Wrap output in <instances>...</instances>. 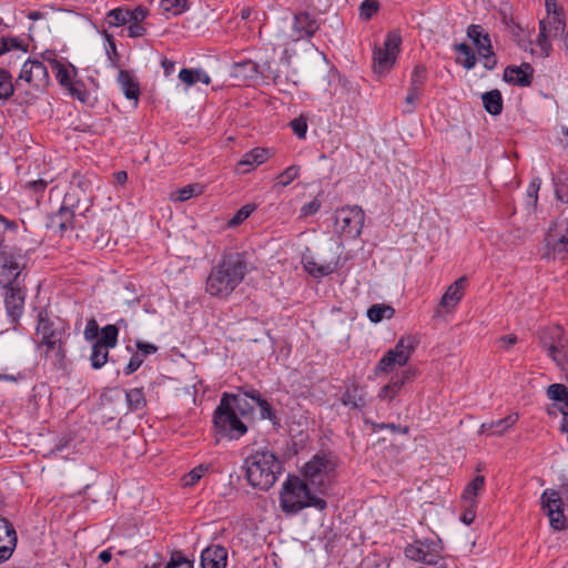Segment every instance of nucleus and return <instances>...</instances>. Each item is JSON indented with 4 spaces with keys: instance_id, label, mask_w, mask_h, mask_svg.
Instances as JSON below:
<instances>
[{
    "instance_id": "a19ab883",
    "label": "nucleus",
    "mask_w": 568,
    "mask_h": 568,
    "mask_svg": "<svg viewBox=\"0 0 568 568\" xmlns=\"http://www.w3.org/2000/svg\"><path fill=\"white\" fill-rule=\"evenodd\" d=\"M203 192V186L200 184H189L183 186L170 195L172 201L184 202L194 196L200 195Z\"/></svg>"
},
{
    "instance_id": "13d9d810",
    "label": "nucleus",
    "mask_w": 568,
    "mask_h": 568,
    "mask_svg": "<svg viewBox=\"0 0 568 568\" xmlns=\"http://www.w3.org/2000/svg\"><path fill=\"white\" fill-rule=\"evenodd\" d=\"M377 10L378 4L375 0H365L359 7V14L365 20H368L377 12Z\"/></svg>"
},
{
    "instance_id": "a18cd8bd",
    "label": "nucleus",
    "mask_w": 568,
    "mask_h": 568,
    "mask_svg": "<svg viewBox=\"0 0 568 568\" xmlns=\"http://www.w3.org/2000/svg\"><path fill=\"white\" fill-rule=\"evenodd\" d=\"M547 395L550 399L564 402L561 408L568 409V387L562 384H551L547 389Z\"/></svg>"
},
{
    "instance_id": "58836bf2",
    "label": "nucleus",
    "mask_w": 568,
    "mask_h": 568,
    "mask_svg": "<svg viewBox=\"0 0 568 568\" xmlns=\"http://www.w3.org/2000/svg\"><path fill=\"white\" fill-rule=\"evenodd\" d=\"M395 310L386 304H373L367 310V317L373 323H379L383 320H389L394 316Z\"/></svg>"
},
{
    "instance_id": "603ef678",
    "label": "nucleus",
    "mask_w": 568,
    "mask_h": 568,
    "mask_svg": "<svg viewBox=\"0 0 568 568\" xmlns=\"http://www.w3.org/2000/svg\"><path fill=\"white\" fill-rule=\"evenodd\" d=\"M182 565H185L187 568H194V561L185 558L181 551H174L164 568H178Z\"/></svg>"
},
{
    "instance_id": "dca6fc26",
    "label": "nucleus",
    "mask_w": 568,
    "mask_h": 568,
    "mask_svg": "<svg viewBox=\"0 0 568 568\" xmlns=\"http://www.w3.org/2000/svg\"><path fill=\"white\" fill-rule=\"evenodd\" d=\"M320 24L308 12H298L294 16L291 32L287 40L297 42L304 39H311L318 30Z\"/></svg>"
},
{
    "instance_id": "c85d7f7f",
    "label": "nucleus",
    "mask_w": 568,
    "mask_h": 568,
    "mask_svg": "<svg viewBox=\"0 0 568 568\" xmlns=\"http://www.w3.org/2000/svg\"><path fill=\"white\" fill-rule=\"evenodd\" d=\"M179 79L186 88H190L199 82L209 85L211 83L210 75L202 69L183 68L179 72Z\"/></svg>"
},
{
    "instance_id": "de8ad7c7",
    "label": "nucleus",
    "mask_w": 568,
    "mask_h": 568,
    "mask_svg": "<svg viewBox=\"0 0 568 568\" xmlns=\"http://www.w3.org/2000/svg\"><path fill=\"white\" fill-rule=\"evenodd\" d=\"M14 88L16 84L12 83L10 73L0 69V100H8L12 95Z\"/></svg>"
},
{
    "instance_id": "37998d69",
    "label": "nucleus",
    "mask_w": 568,
    "mask_h": 568,
    "mask_svg": "<svg viewBox=\"0 0 568 568\" xmlns=\"http://www.w3.org/2000/svg\"><path fill=\"white\" fill-rule=\"evenodd\" d=\"M485 486V477L476 476L465 488L463 498L474 505V498L483 490Z\"/></svg>"
},
{
    "instance_id": "cd10ccee",
    "label": "nucleus",
    "mask_w": 568,
    "mask_h": 568,
    "mask_svg": "<svg viewBox=\"0 0 568 568\" xmlns=\"http://www.w3.org/2000/svg\"><path fill=\"white\" fill-rule=\"evenodd\" d=\"M518 420L517 414H510L505 418L485 423L481 425V432L487 435H497L500 436L506 433L515 423Z\"/></svg>"
},
{
    "instance_id": "e2e57ef3",
    "label": "nucleus",
    "mask_w": 568,
    "mask_h": 568,
    "mask_svg": "<svg viewBox=\"0 0 568 568\" xmlns=\"http://www.w3.org/2000/svg\"><path fill=\"white\" fill-rule=\"evenodd\" d=\"M320 209H321V202L317 199H314L313 201H311L307 204L302 206L301 215L303 217L311 216V215L315 214Z\"/></svg>"
},
{
    "instance_id": "2eb2a0df",
    "label": "nucleus",
    "mask_w": 568,
    "mask_h": 568,
    "mask_svg": "<svg viewBox=\"0 0 568 568\" xmlns=\"http://www.w3.org/2000/svg\"><path fill=\"white\" fill-rule=\"evenodd\" d=\"M24 265L20 256L12 253L0 252V286L17 285L18 277Z\"/></svg>"
},
{
    "instance_id": "6e6552de",
    "label": "nucleus",
    "mask_w": 568,
    "mask_h": 568,
    "mask_svg": "<svg viewBox=\"0 0 568 568\" xmlns=\"http://www.w3.org/2000/svg\"><path fill=\"white\" fill-rule=\"evenodd\" d=\"M540 505L547 517L551 528L562 531L568 528V520L564 515L565 504L564 497L558 490L547 488L540 496Z\"/></svg>"
},
{
    "instance_id": "4be33fe9",
    "label": "nucleus",
    "mask_w": 568,
    "mask_h": 568,
    "mask_svg": "<svg viewBox=\"0 0 568 568\" xmlns=\"http://www.w3.org/2000/svg\"><path fill=\"white\" fill-rule=\"evenodd\" d=\"M258 395L256 390L246 392L244 394L232 395L224 393L222 397H227V403L240 415V417L250 416L255 409L253 397Z\"/></svg>"
},
{
    "instance_id": "69168bd1",
    "label": "nucleus",
    "mask_w": 568,
    "mask_h": 568,
    "mask_svg": "<svg viewBox=\"0 0 568 568\" xmlns=\"http://www.w3.org/2000/svg\"><path fill=\"white\" fill-rule=\"evenodd\" d=\"M128 33L131 38L143 37L145 28L140 22H129Z\"/></svg>"
},
{
    "instance_id": "f03ea898",
    "label": "nucleus",
    "mask_w": 568,
    "mask_h": 568,
    "mask_svg": "<svg viewBox=\"0 0 568 568\" xmlns=\"http://www.w3.org/2000/svg\"><path fill=\"white\" fill-rule=\"evenodd\" d=\"M326 506V501L301 477L288 476L282 484L280 507L285 514L294 515L307 507L324 510Z\"/></svg>"
},
{
    "instance_id": "72a5a7b5",
    "label": "nucleus",
    "mask_w": 568,
    "mask_h": 568,
    "mask_svg": "<svg viewBox=\"0 0 568 568\" xmlns=\"http://www.w3.org/2000/svg\"><path fill=\"white\" fill-rule=\"evenodd\" d=\"M549 24L546 20L539 22V34L536 40L538 47V54L540 57H548L551 52V44L549 39L554 37V30L549 31Z\"/></svg>"
},
{
    "instance_id": "412c9836",
    "label": "nucleus",
    "mask_w": 568,
    "mask_h": 568,
    "mask_svg": "<svg viewBox=\"0 0 568 568\" xmlns=\"http://www.w3.org/2000/svg\"><path fill=\"white\" fill-rule=\"evenodd\" d=\"M201 568H226L227 549L221 545H211L201 552Z\"/></svg>"
},
{
    "instance_id": "ddd939ff",
    "label": "nucleus",
    "mask_w": 568,
    "mask_h": 568,
    "mask_svg": "<svg viewBox=\"0 0 568 568\" xmlns=\"http://www.w3.org/2000/svg\"><path fill=\"white\" fill-rule=\"evenodd\" d=\"M542 346L558 366L568 363V334L561 327L550 328L549 335L542 341Z\"/></svg>"
},
{
    "instance_id": "7ed1b4c3",
    "label": "nucleus",
    "mask_w": 568,
    "mask_h": 568,
    "mask_svg": "<svg viewBox=\"0 0 568 568\" xmlns=\"http://www.w3.org/2000/svg\"><path fill=\"white\" fill-rule=\"evenodd\" d=\"M245 476L255 488L267 490L277 480L283 465L276 454L268 448H258L244 460Z\"/></svg>"
},
{
    "instance_id": "338daca9",
    "label": "nucleus",
    "mask_w": 568,
    "mask_h": 568,
    "mask_svg": "<svg viewBox=\"0 0 568 568\" xmlns=\"http://www.w3.org/2000/svg\"><path fill=\"white\" fill-rule=\"evenodd\" d=\"M419 94H420V90L418 89H413L409 87V90H408V93L406 95V104H408L410 108L407 110L408 112H410L414 106H415V103L418 101L419 99Z\"/></svg>"
},
{
    "instance_id": "c9c22d12",
    "label": "nucleus",
    "mask_w": 568,
    "mask_h": 568,
    "mask_svg": "<svg viewBox=\"0 0 568 568\" xmlns=\"http://www.w3.org/2000/svg\"><path fill=\"white\" fill-rule=\"evenodd\" d=\"M485 110L493 114L498 115L503 110V99L498 90L486 92L481 97Z\"/></svg>"
},
{
    "instance_id": "b1692460",
    "label": "nucleus",
    "mask_w": 568,
    "mask_h": 568,
    "mask_svg": "<svg viewBox=\"0 0 568 568\" xmlns=\"http://www.w3.org/2000/svg\"><path fill=\"white\" fill-rule=\"evenodd\" d=\"M504 79L508 83L527 87L532 79V68L528 63H523L519 67H508L505 69Z\"/></svg>"
},
{
    "instance_id": "39448f33",
    "label": "nucleus",
    "mask_w": 568,
    "mask_h": 568,
    "mask_svg": "<svg viewBox=\"0 0 568 568\" xmlns=\"http://www.w3.org/2000/svg\"><path fill=\"white\" fill-rule=\"evenodd\" d=\"M335 463L329 455H315L307 462L302 470L303 480L317 493H324L331 484Z\"/></svg>"
},
{
    "instance_id": "c03bdc74",
    "label": "nucleus",
    "mask_w": 568,
    "mask_h": 568,
    "mask_svg": "<svg viewBox=\"0 0 568 568\" xmlns=\"http://www.w3.org/2000/svg\"><path fill=\"white\" fill-rule=\"evenodd\" d=\"M300 175V166L291 165L286 168L281 174H278L275 179L274 189L276 187H285L290 185L295 179Z\"/></svg>"
},
{
    "instance_id": "f704fd0d",
    "label": "nucleus",
    "mask_w": 568,
    "mask_h": 568,
    "mask_svg": "<svg viewBox=\"0 0 568 568\" xmlns=\"http://www.w3.org/2000/svg\"><path fill=\"white\" fill-rule=\"evenodd\" d=\"M124 324V320H120L116 325H106L101 328V336L95 342L106 348H113L118 343L119 328L118 325Z\"/></svg>"
},
{
    "instance_id": "4468645a",
    "label": "nucleus",
    "mask_w": 568,
    "mask_h": 568,
    "mask_svg": "<svg viewBox=\"0 0 568 568\" xmlns=\"http://www.w3.org/2000/svg\"><path fill=\"white\" fill-rule=\"evenodd\" d=\"M467 36L475 44L479 57L484 60V67L488 70L494 69L497 61L488 33L480 26L470 24L467 29Z\"/></svg>"
},
{
    "instance_id": "79ce46f5",
    "label": "nucleus",
    "mask_w": 568,
    "mask_h": 568,
    "mask_svg": "<svg viewBox=\"0 0 568 568\" xmlns=\"http://www.w3.org/2000/svg\"><path fill=\"white\" fill-rule=\"evenodd\" d=\"M128 9L115 8L110 10L105 16V21L110 27H121L130 22Z\"/></svg>"
},
{
    "instance_id": "052dcab7",
    "label": "nucleus",
    "mask_w": 568,
    "mask_h": 568,
    "mask_svg": "<svg viewBox=\"0 0 568 568\" xmlns=\"http://www.w3.org/2000/svg\"><path fill=\"white\" fill-rule=\"evenodd\" d=\"M11 49H22L23 51H26L22 41L19 38H3L0 48V54Z\"/></svg>"
},
{
    "instance_id": "bb28decb",
    "label": "nucleus",
    "mask_w": 568,
    "mask_h": 568,
    "mask_svg": "<svg viewBox=\"0 0 568 568\" xmlns=\"http://www.w3.org/2000/svg\"><path fill=\"white\" fill-rule=\"evenodd\" d=\"M342 403L354 409H362L367 405L366 393L358 385H352L343 394Z\"/></svg>"
},
{
    "instance_id": "3c124183",
    "label": "nucleus",
    "mask_w": 568,
    "mask_h": 568,
    "mask_svg": "<svg viewBox=\"0 0 568 568\" xmlns=\"http://www.w3.org/2000/svg\"><path fill=\"white\" fill-rule=\"evenodd\" d=\"M255 210V205L247 204L241 207L235 215L230 220L229 225L230 226H237L242 222H244Z\"/></svg>"
},
{
    "instance_id": "4d7b16f0",
    "label": "nucleus",
    "mask_w": 568,
    "mask_h": 568,
    "mask_svg": "<svg viewBox=\"0 0 568 568\" xmlns=\"http://www.w3.org/2000/svg\"><path fill=\"white\" fill-rule=\"evenodd\" d=\"M556 199L562 203H568V184L561 178L554 179Z\"/></svg>"
},
{
    "instance_id": "bf43d9fd",
    "label": "nucleus",
    "mask_w": 568,
    "mask_h": 568,
    "mask_svg": "<svg viewBox=\"0 0 568 568\" xmlns=\"http://www.w3.org/2000/svg\"><path fill=\"white\" fill-rule=\"evenodd\" d=\"M290 126L292 128L293 132L297 135L300 139H304L307 132V122L306 119L303 116L293 119L290 122Z\"/></svg>"
},
{
    "instance_id": "8fccbe9b",
    "label": "nucleus",
    "mask_w": 568,
    "mask_h": 568,
    "mask_svg": "<svg viewBox=\"0 0 568 568\" xmlns=\"http://www.w3.org/2000/svg\"><path fill=\"white\" fill-rule=\"evenodd\" d=\"M426 79V68L418 64L414 68L410 78V88L422 90Z\"/></svg>"
},
{
    "instance_id": "6e6d98bb",
    "label": "nucleus",
    "mask_w": 568,
    "mask_h": 568,
    "mask_svg": "<svg viewBox=\"0 0 568 568\" xmlns=\"http://www.w3.org/2000/svg\"><path fill=\"white\" fill-rule=\"evenodd\" d=\"M253 400L255 402V408L260 409V417L262 419H272L273 410L271 405L260 394L255 395Z\"/></svg>"
},
{
    "instance_id": "f3484780",
    "label": "nucleus",
    "mask_w": 568,
    "mask_h": 568,
    "mask_svg": "<svg viewBox=\"0 0 568 568\" xmlns=\"http://www.w3.org/2000/svg\"><path fill=\"white\" fill-rule=\"evenodd\" d=\"M44 61H48L51 65L52 71L55 72V77L59 81V83L69 89L71 94L82 102L85 101L84 92H82L74 83H73V75L75 73L74 68L69 64L65 65L64 63L57 61L54 59H50L45 54L42 55Z\"/></svg>"
},
{
    "instance_id": "1a4fd4ad",
    "label": "nucleus",
    "mask_w": 568,
    "mask_h": 568,
    "mask_svg": "<svg viewBox=\"0 0 568 568\" xmlns=\"http://www.w3.org/2000/svg\"><path fill=\"white\" fill-rule=\"evenodd\" d=\"M400 43L402 39L398 33L389 32L386 36L383 47L374 50L373 70L375 73L383 74L394 67Z\"/></svg>"
},
{
    "instance_id": "f8f14e48",
    "label": "nucleus",
    "mask_w": 568,
    "mask_h": 568,
    "mask_svg": "<svg viewBox=\"0 0 568 568\" xmlns=\"http://www.w3.org/2000/svg\"><path fill=\"white\" fill-rule=\"evenodd\" d=\"M414 351V346L410 339L400 338L396 346L381 358L375 372L376 374L384 373L388 374L396 367L406 365Z\"/></svg>"
},
{
    "instance_id": "6ab92c4d",
    "label": "nucleus",
    "mask_w": 568,
    "mask_h": 568,
    "mask_svg": "<svg viewBox=\"0 0 568 568\" xmlns=\"http://www.w3.org/2000/svg\"><path fill=\"white\" fill-rule=\"evenodd\" d=\"M302 264L305 271L313 277H324L333 274L339 264V258L335 257L328 262L317 263L310 248H306L302 255Z\"/></svg>"
},
{
    "instance_id": "774afa93",
    "label": "nucleus",
    "mask_w": 568,
    "mask_h": 568,
    "mask_svg": "<svg viewBox=\"0 0 568 568\" xmlns=\"http://www.w3.org/2000/svg\"><path fill=\"white\" fill-rule=\"evenodd\" d=\"M554 37H559L560 48L568 52V32L565 31V27L560 31H554Z\"/></svg>"
},
{
    "instance_id": "4c0bfd02",
    "label": "nucleus",
    "mask_w": 568,
    "mask_h": 568,
    "mask_svg": "<svg viewBox=\"0 0 568 568\" xmlns=\"http://www.w3.org/2000/svg\"><path fill=\"white\" fill-rule=\"evenodd\" d=\"M257 73V64L250 60L235 63L233 67V75L244 81L256 78Z\"/></svg>"
},
{
    "instance_id": "7c9ffc66",
    "label": "nucleus",
    "mask_w": 568,
    "mask_h": 568,
    "mask_svg": "<svg viewBox=\"0 0 568 568\" xmlns=\"http://www.w3.org/2000/svg\"><path fill=\"white\" fill-rule=\"evenodd\" d=\"M545 7L547 11V18L549 31H560L564 28V20L561 18V7L557 3V0H545Z\"/></svg>"
},
{
    "instance_id": "423d86ee",
    "label": "nucleus",
    "mask_w": 568,
    "mask_h": 568,
    "mask_svg": "<svg viewBox=\"0 0 568 568\" xmlns=\"http://www.w3.org/2000/svg\"><path fill=\"white\" fill-rule=\"evenodd\" d=\"M213 423L216 433L229 439H239L247 432L240 415L229 405L227 397H221L214 412Z\"/></svg>"
},
{
    "instance_id": "f257e3e1",
    "label": "nucleus",
    "mask_w": 568,
    "mask_h": 568,
    "mask_svg": "<svg viewBox=\"0 0 568 568\" xmlns=\"http://www.w3.org/2000/svg\"><path fill=\"white\" fill-rule=\"evenodd\" d=\"M248 271L250 265L244 254L239 252L224 254L210 271L205 292L213 297L226 298L243 282Z\"/></svg>"
},
{
    "instance_id": "9b49d317",
    "label": "nucleus",
    "mask_w": 568,
    "mask_h": 568,
    "mask_svg": "<svg viewBox=\"0 0 568 568\" xmlns=\"http://www.w3.org/2000/svg\"><path fill=\"white\" fill-rule=\"evenodd\" d=\"M50 81L48 68L38 59H28L21 68L16 81V88L20 89L23 83L36 90L44 89Z\"/></svg>"
},
{
    "instance_id": "20e7f679",
    "label": "nucleus",
    "mask_w": 568,
    "mask_h": 568,
    "mask_svg": "<svg viewBox=\"0 0 568 568\" xmlns=\"http://www.w3.org/2000/svg\"><path fill=\"white\" fill-rule=\"evenodd\" d=\"M37 335L40 336V347L44 348L45 357L51 359L54 366L61 367L65 357L63 329L54 326L53 322L39 313Z\"/></svg>"
},
{
    "instance_id": "aec40b11",
    "label": "nucleus",
    "mask_w": 568,
    "mask_h": 568,
    "mask_svg": "<svg viewBox=\"0 0 568 568\" xmlns=\"http://www.w3.org/2000/svg\"><path fill=\"white\" fill-rule=\"evenodd\" d=\"M17 547V532L13 526L0 516V562L8 560Z\"/></svg>"
},
{
    "instance_id": "e433bc0d",
    "label": "nucleus",
    "mask_w": 568,
    "mask_h": 568,
    "mask_svg": "<svg viewBox=\"0 0 568 568\" xmlns=\"http://www.w3.org/2000/svg\"><path fill=\"white\" fill-rule=\"evenodd\" d=\"M125 400L130 412L142 410L146 406V399L142 388L135 387L125 392Z\"/></svg>"
},
{
    "instance_id": "0e129e2a",
    "label": "nucleus",
    "mask_w": 568,
    "mask_h": 568,
    "mask_svg": "<svg viewBox=\"0 0 568 568\" xmlns=\"http://www.w3.org/2000/svg\"><path fill=\"white\" fill-rule=\"evenodd\" d=\"M130 22H141L148 16V10L144 7H136L134 10H129Z\"/></svg>"
},
{
    "instance_id": "2f4dec72",
    "label": "nucleus",
    "mask_w": 568,
    "mask_h": 568,
    "mask_svg": "<svg viewBox=\"0 0 568 568\" xmlns=\"http://www.w3.org/2000/svg\"><path fill=\"white\" fill-rule=\"evenodd\" d=\"M423 552L420 556L425 558H432V562H425L429 566H435L436 568H447L446 562L444 561L440 555V546L432 540L422 541Z\"/></svg>"
},
{
    "instance_id": "a211bd4d",
    "label": "nucleus",
    "mask_w": 568,
    "mask_h": 568,
    "mask_svg": "<svg viewBox=\"0 0 568 568\" xmlns=\"http://www.w3.org/2000/svg\"><path fill=\"white\" fill-rule=\"evenodd\" d=\"M69 199L64 197L63 204L59 211L50 217L49 227L60 235H65L74 230V209L73 204L68 203Z\"/></svg>"
},
{
    "instance_id": "ea45409f",
    "label": "nucleus",
    "mask_w": 568,
    "mask_h": 568,
    "mask_svg": "<svg viewBox=\"0 0 568 568\" xmlns=\"http://www.w3.org/2000/svg\"><path fill=\"white\" fill-rule=\"evenodd\" d=\"M455 50L457 52V62L462 64L465 69L470 70L476 64V57L471 50V48L466 43H459L455 45Z\"/></svg>"
},
{
    "instance_id": "c756f323",
    "label": "nucleus",
    "mask_w": 568,
    "mask_h": 568,
    "mask_svg": "<svg viewBox=\"0 0 568 568\" xmlns=\"http://www.w3.org/2000/svg\"><path fill=\"white\" fill-rule=\"evenodd\" d=\"M413 377L409 371L403 372L400 375L392 378L379 392L378 397L381 399L390 400L395 397L403 385Z\"/></svg>"
},
{
    "instance_id": "680f3d73",
    "label": "nucleus",
    "mask_w": 568,
    "mask_h": 568,
    "mask_svg": "<svg viewBox=\"0 0 568 568\" xmlns=\"http://www.w3.org/2000/svg\"><path fill=\"white\" fill-rule=\"evenodd\" d=\"M98 333H99L98 322L94 318L89 320L85 325L84 332H83L84 338L87 341H93L94 338H97Z\"/></svg>"
},
{
    "instance_id": "393cba45",
    "label": "nucleus",
    "mask_w": 568,
    "mask_h": 568,
    "mask_svg": "<svg viewBox=\"0 0 568 568\" xmlns=\"http://www.w3.org/2000/svg\"><path fill=\"white\" fill-rule=\"evenodd\" d=\"M466 282L467 278L463 276L450 284L440 300V306L447 311L455 308L464 296Z\"/></svg>"
},
{
    "instance_id": "473e14b6",
    "label": "nucleus",
    "mask_w": 568,
    "mask_h": 568,
    "mask_svg": "<svg viewBox=\"0 0 568 568\" xmlns=\"http://www.w3.org/2000/svg\"><path fill=\"white\" fill-rule=\"evenodd\" d=\"M118 82L125 98L129 100H134L136 103L140 90L133 77L126 70H121L118 75Z\"/></svg>"
},
{
    "instance_id": "49530a36",
    "label": "nucleus",
    "mask_w": 568,
    "mask_h": 568,
    "mask_svg": "<svg viewBox=\"0 0 568 568\" xmlns=\"http://www.w3.org/2000/svg\"><path fill=\"white\" fill-rule=\"evenodd\" d=\"M108 349L109 348L97 343L93 344L90 356L91 365L93 368H101L106 363L109 356Z\"/></svg>"
},
{
    "instance_id": "864d4df0",
    "label": "nucleus",
    "mask_w": 568,
    "mask_h": 568,
    "mask_svg": "<svg viewBox=\"0 0 568 568\" xmlns=\"http://www.w3.org/2000/svg\"><path fill=\"white\" fill-rule=\"evenodd\" d=\"M207 470V466L200 465L195 468H193L187 475L183 478V485L184 486H193L195 485L204 475V473Z\"/></svg>"
},
{
    "instance_id": "0eeeda50",
    "label": "nucleus",
    "mask_w": 568,
    "mask_h": 568,
    "mask_svg": "<svg viewBox=\"0 0 568 568\" xmlns=\"http://www.w3.org/2000/svg\"><path fill=\"white\" fill-rule=\"evenodd\" d=\"M364 219L359 206H344L335 212V230L346 239H356L362 233Z\"/></svg>"
},
{
    "instance_id": "09e8293b",
    "label": "nucleus",
    "mask_w": 568,
    "mask_h": 568,
    "mask_svg": "<svg viewBox=\"0 0 568 568\" xmlns=\"http://www.w3.org/2000/svg\"><path fill=\"white\" fill-rule=\"evenodd\" d=\"M163 11L172 16H179L187 10V0H161L160 2Z\"/></svg>"
},
{
    "instance_id": "5fc2aeb1",
    "label": "nucleus",
    "mask_w": 568,
    "mask_h": 568,
    "mask_svg": "<svg viewBox=\"0 0 568 568\" xmlns=\"http://www.w3.org/2000/svg\"><path fill=\"white\" fill-rule=\"evenodd\" d=\"M422 552H423L422 541H418L415 545H410V546L406 547V549H405V554L409 559L415 560V561H420V562H432V558L427 559V558L420 556Z\"/></svg>"
},
{
    "instance_id": "9d476101",
    "label": "nucleus",
    "mask_w": 568,
    "mask_h": 568,
    "mask_svg": "<svg viewBox=\"0 0 568 568\" xmlns=\"http://www.w3.org/2000/svg\"><path fill=\"white\" fill-rule=\"evenodd\" d=\"M547 258L564 257L568 253V219H558L545 237Z\"/></svg>"
},
{
    "instance_id": "5701e85b",
    "label": "nucleus",
    "mask_w": 568,
    "mask_h": 568,
    "mask_svg": "<svg viewBox=\"0 0 568 568\" xmlns=\"http://www.w3.org/2000/svg\"><path fill=\"white\" fill-rule=\"evenodd\" d=\"M6 288L4 303L8 315L16 321L20 317L23 310L24 296L18 285H11Z\"/></svg>"
},
{
    "instance_id": "a878e982",
    "label": "nucleus",
    "mask_w": 568,
    "mask_h": 568,
    "mask_svg": "<svg viewBox=\"0 0 568 568\" xmlns=\"http://www.w3.org/2000/svg\"><path fill=\"white\" fill-rule=\"evenodd\" d=\"M270 158V152L266 149L255 148L246 152L239 161V168H245L242 173H247L256 166L263 164Z\"/></svg>"
}]
</instances>
